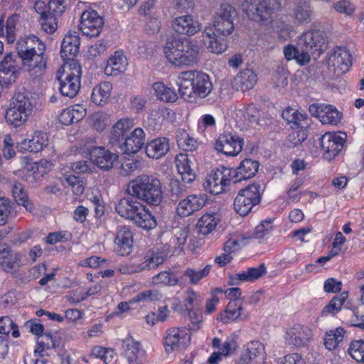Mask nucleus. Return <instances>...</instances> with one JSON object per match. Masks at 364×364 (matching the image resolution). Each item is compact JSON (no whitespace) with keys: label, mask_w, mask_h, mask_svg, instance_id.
Masks as SVG:
<instances>
[{"label":"nucleus","mask_w":364,"mask_h":364,"mask_svg":"<svg viewBox=\"0 0 364 364\" xmlns=\"http://www.w3.org/2000/svg\"><path fill=\"white\" fill-rule=\"evenodd\" d=\"M164 257L159 253L152 251L148 252L144 257V261L136 266L129 267L127 272L133 274L144 270L155 269L164 262Z\"/></svg>","instance_id":"nucleus-29"},{"label":"nucleus","mask_w":364,"mask_h":364,"mask_svg":"<svg viewBox=\"0 0 364 364\" xmlns=\"http://www.w3.org/2000/svg\"><path fill=\"white\" fill-rule=\"evenodd\" d=\"M112 90V85L109 82H102L96 85L91 96L92 102L100 106H103L108 102Z\"/></svg>","instance_id":"nucleus-39"},{"label":"nucleus","mask_w":364,"mask_h":364,"mask_svg":"<svg viewBox=\"0 0 364 364\" xmlns=\"http://www.w3.org/2000/svg\"><path fill=\"white\" fill-rule=\"evenodd\" d=\"M21 254L14 252L4 243H0V267L6 272H16L21 266Z\"/></svg>","instance_id":"nucleus-20"},{"label":"nucleus","mask_w":364,"mask_h":364,"mask_svg":"<svg viewBox=\"0 0 364 364\" xmlns=\"http://www.w3.org/2000/svg\"><path fill=\"white\" fill-rule=\"evenodd\" d=\"M176 140L178 146L186 151H193L198 146L197 140L191 136L189 134L183 129H179L177 132Z\"/></svg>","instance_id":"nucleus-45"},{"label":"nucleus","mask_w":364,"mask_h":364,"mask_svg":"<svg viewBox=\"0 0 364 364\" xmlns=\"http://www.w3.org/2000/svg\"><path fill=\"white\" fill-rule=\"evenodd\" d=\"M86 149L93 164L104 171L112 169L119 158L117 154L105 149L103 146L92 147L86 145Z\"/></svg>","instance_id":"nucleus-10"},{"label":"nucleus","mask_w":364,"mask_h":364,"mask_svg":"<svg viewBox=\"0 0 364 364\" xmlns=\"http://www.w3.org/2000/svg\"><path fill=\"white\" fill-rule=\"evenodd\" d=\"M341 113L332 105H327L324 107L319 120L323 124L336 125L341 122Z\"/></svg>","instance_id":"nucleus-47"},{"label":"nucleus","mask_w":364,"mask_h":364,"mask_svg":"<svg viewBox=\"0 0 364 364\" xmlns=\"http://www.w3.org/2000/svg\"><path fill=\"white\" fill-rule=\"evenodd\" d=\"M242 304H239L236 300L230 301L223 312L220 314L218 319L225 323H231L237 319H246L247 316L242 317Z\"/></svg>","instance_id":"nucleus-36"},{"label":"nucleus","mask_w":364,"mask_h":364,"mask_svg":"<svg viewBox=\"0 0 364 364\" xmlns=\"http://www.w3.org/2000/svg\"><path fill=\"white\" fill-rule=\"evenodd\" d=\"M134 126L132 119H121L112 128L109 136V142L112 145L120 144L121 140L124 138L125 134Z\"/></svg>","instance_id":"nucleus-37"},{"label":"nucleus","mask_w":364,"mask_h":364,"mask_svg":"<svg viewBox=\"0 0 364 364\" xmlns=\"http://www.w3.org/2000/svg\"><path fill=\"white\" fill-rule=\"evenodd\" d=\"M306 138V134L303 130L293 131L287 137V143L296 146L301 144Z\"/></svg>","instance_id":"nucleus-64"},{"label":"nucleus","mask_w":364,"mask_h":364,"mask_svg":"<svg viewBox=\"0 0 364 364\" xmlns=\"http://www.w3.org/2000/svg\"><path fill=\"white\" fill-rule=\"evenodd\" d=\"M272 220H265L261 222L255 230V237L258 239H263L269 233V231L272 229L271 225Z\"/></svg>","instance_id":"nucleus-61"},{"label":"nucleus","mask_w":364,"mask_h":364,"mask_svg":"<svg viewBox=\"0 0 364 364\" xmlns=\"http://www.w3.org/2000/svg\"><path fill=\"white\" fill-rule=\"evenodd\" d=\"M244 140L242 138L234 135L230 132L220 134L217 139L215 149L227 156H237L242 149Z\"/></svg>","instance_id":"nucleus-13"},{"label":"nucleus","mask_w":364,"mask_h":364,"mask_svg":"<svg viewBox=\"0 0 364 364\" xmlns=\"http://www.w3.org/2000/svg\"><path fill=\"white\" fill-rule=\"evenodd\" d=\"M127 191L129 195L151 205H159L164 199L161 183L152 176H137L129 183Z\"/></svg>","instance_id":"nucleus-3"},{"label":"nucleus","mask_w":364,"mask_h":364,"mask_svg":"<svg viewBox=\"0 0 364 364\" xmlns=\"http://www.w3.org/2000/svg\"><path fill=\"white\" fill-rule=\"evenodd\" d=\"M352 55L345 48L338 47L333 50L328 59V65L334 68L337 75L347 73L352 64Z\"/></svg>","instance_id":"nucleus-17"},{"label":"nucleus","mask_w":364,"mask_h":364,"mask_svg":"<svg viewBox=\"0 0 364 364\" xmlns=\"http://www.w3.org/2000/svg\"><path fill=\"white\" fill-rule=\"evenodd\" d=\"M29 116L12 106L6 110L5 119L9 124L19 127L27 121Z\"/></svg>","instance_id":"nucleus-46"},{"label":"nucleus","mask_w":364,"mask_h":364,"mask_svg":"<svg viewBox=\"0 0 364 364\" xmlns=\"http://www.w3.org/2000/svg\"><path fill=\"white\" fill-rule=\"evenodd\" d=\"M241 6L248 19L260 24L270 21L274 9L271 0H245Z\"/></svg>","instance_id":"nucleus-7"},{"label":"nucleus","mask_w":364,"mask_h":364,"mask_svg":"<svg viewBox=\"0 0 364 364\" xmlns=\"http://www.w3.org/2000/svg\"><path fill=\"white\" fill-rule=\"evenodd\" d=\"M12 106L23 113L31 115L33 104L30 93L26 91L16 92L12 98Z\"/></svg>","instance_id":"nucleus-40"},{"label":"nucleus","mask_w":364,"mask_h":364,"mask_svg":"<svg viewBox=\"0 0 364 364\" xmlns=\"http://www.w3.org/2000/svg\"><path fill=\"white\" fill-rule=\"evenodd\" d=\"M166 334L164 347L167 353L186 346L191 339L186 328H171L166 331Z\"/></svg>","instance_id":"nucleus-18"},{"label":"nucleus","mask_w":364,"mask_h":364,"mask_svg":"<svg viewBox=\"0 0 364 364\" xmlns=\"http://www.w3.org/2000/svg\"><path fill=\"white\" fill-rule=\"evenodd\" d=\"M133 248V234L129 228L119 226L116 232L114 250L118 255L127 256Z\"/></svg>","instance_id":"nucleus-19"},{"label":"nucleus","mask_w":364,"mask_h":364,"mask_svg":"<svg viewBox=\"0 0 364 364\" xmlns=\"http://www.w3.org/2000/svg\"><path fill=\"white\" fill-rule=\"evenodd\" d=\"M192 160L186 154H180L176 156V166L183 183H189L196 178V173L192 168Z\"/></svg>","instance_id":"nucleus-27"},{"label":"nucleus","mask_w":364,"mask_h":364,"mask_svg":"<svg viewBox=\"0 0 364 364\" xmlns=\"http://www.w3.org/2000/svg\"><path fill=\"white\" fill-rule=\"evenodd\" d=\"M12 194L18 205L24 206L29 212H32L34 210L33 204L28 200V196L21 183L18 182L14 183Z\"/></svg>","instance_id":"nucleus-44"},{"label":"nucleus","mask_w":364,"mask_h":364,"mask_svg":"<svg viewBox=\"0 0 364 364\" xmlns=\"http://www.w3.org/2000/svg\"><path fill=\"white\" fill-rule=\"evenodd\" d=\"M152 87L156 97L161 101L174 102L178 99L176 92L173 89L166 87L163 82H155Z\"/></svg>","instance_id":"nucleus-42"},{"label":"nucleus","mask_w":364,"mask_h":364,"mask_svg":"<svg viewBox=\"0 0 364 364\" xmlns=\"http://www.w3.org/2000/svg\"><path fill=\"white\" fill-rule=\"evenodd\" d=\"M140 166V162L137 160H128L123 163L121 166V175L124 176H129L131 173L137 170Z\"/></svg>","instance_id":"nucleus-63"},{"label":"nucleus","mask_w":364,"mask_h":364,"mask_svg":"<svg viewBox=\"0 0 364 364\" xmlns=\"http://www.w3.org/2000/svg\"><path fill=\"white\" fill-rule=\"evenodd\" d=\"M104 20L97 12L87 9L81 14L80 29L83 35L90 37L97 36L103 27Z\"/></svg>","instance_id":"nucleus-12"},{"label":"nucleus","mask_w":364,"mask_h":364,"mask_svg":"<svg viewBox=\"0 0 364 364\" xmlns=\"http://www.w3.org/2000/svg\"><path fill=\"white\" fill-rule=\"evenodd\" d=\"M134 196H129L121 198L115 206L117 213L122 218L132 220L136 213L138 211L141 203L134 200Z\"/></svg>","instance_id":"nucleus-28"},{"label":"nucleus","mask_w":364,"mask_h":364,"mask_svg":"<svg viewBox=\"0 0 364 364\" xmlns=\"http://www.w3.org/2000/svg\"><path fill=\"white\" fill-rule=\"evenodd\" d=\"M45 50L46 46H41L31 56H28L27 60H22L23 67L34 79L41 77L45 74L47 68Z\"/></svg>","instance_id":"nucleus-11"},{"label":"nucleus","mask_w":364,"mask_h":364,"mask_svg":"<svg viewBox=\"0 0 364 364\" xmlns=\"http://www.w3.org/2000/svg\"><path fill=\"white\" fill-rule=\"evenodd\" d=\"M132 221L144 230L153 229L157 225L155 217L142 204L139 206Z\"/></svg>","instance_id":"nucleus-38"},{"label":"nucleus","mask_w":364,"mask_h":364,"mask_svg":"<svg viewBox=\"0 0 364 364\" xmlns=\"http://www.w3.org/2000/svg\"><path fill=\"white\" fill-rule=\"evenodd\" d=\"M262 190L259 184L253 183L241 189L234 200L235 212L241 216L247 215L254 206L259 204Z\"/></svg>","instance_id":"nucleus-6"},{"label":"nucleus","mask_w":364,"mask_h":364,"mask_svg":"<svg viewBox=\"0 0 364 364\" xmlns=\"http://www.w3.org/2000/svg\"><path fill=\"white\" fill-rule=\"evenodd\" d=\"M218 221L213 215L205 214L197 223V228L200 234L206 235L210 233L216 227Z\"/></svg>","instance_id":"nucleus-48"},{"label":"nucleus","mask_w":364,"mask_h":364,"mask_svg":"<svg viewBox=\"0 0 364 364\" xmlns=\"http://www.w3.org/2000/svg\"><path fill=\"white\" fill-rule=\"evenodd\" d=\"M43 45H45L43 42L36 36L21 38L16 43L18 55L22 60H27L28 56H31L38 49V47Z\"/></svg>","instance_id":"nucleus-26"},{"label":"nucleus","mask_w":364,"mask_h":364,"mask_svg":"<svg viewBox=\"0 0 364 364\" xmlns=\"http://www.w3.org/2000/svg\"><path fill=\"white\" fill-rule=\"evenodd\" d=\"M299 46L297 45V47H294L291 45H288L284 48V55L285 58L287 60H291L295 59L296 62L301 65H304L307 63H302L300 62V55H301V52L299 50Z\"/></svg>","instance_id":"nucleus-60"},{"label":"nucleus","mask_w":364,"mask_h":364,"mask_svg":"<svg viewBox=\"0 0 364 364\" xmlns=\"http://www.w3.org/2000/svg\"><path fill=\"white\" fill-rule=\"evenodd\" d=\"M266 273V267L264 264H261L257 267L247 269L241 273L235 274L230 277V284H238V281L252 282L260 278Z\"/></svg>","instance_id":"nucleus-34"},{"label":"nucleus","mask_w":364,"mask_h":364,"mask_svg":"<svg viewBox=\"0 0 364 364\" xmlns=\"http://www.w3.org/2000/svg\"><path fill=\"white\" fill-rule=\"evenodd\" d=\"M124 355L129 364H142L145 352L140 344L133 339H127L124 342Z\"/></svg>","instance_id":"nucleus-32"},{"label":"nucleus","mask_w":364,"mask_h":364,"mask_svg":"<svg viewBox=\"0 0 364 364\" xmlns=\"http://www.w3.org/2000/svg\"><path fill=\"white\" fill-rule=\"evenodd\" d=\"M311 336V331L309 328L296 324L287 331L286 339L291 345L303 346L309 342Z\"/></svg>","instance_id":"nucleus-25"},{"label":"nucleus","mask_w":364,"mask_h":364,"mask_svg":"<svg viewBox=\"0 0 364 364\" xmlns=\"http://www.w3.org/2000/svg\"><path fill=\"white\" fill-rule=\"evenodd\" d=\"M152 283L173 287L179 284V280L173 273L162 271L152 277Z\"/></svg>","instance_id":"nucleus-51"},{"label":"nucleus","mask_w":364,"mask_h":364,"mask_svg":"<svg viewBox=\"0 0 364 364\" xmlns=\"http://www.w3.org/2000/svg\"><path fill=\"white\" fill-rule=\"evenodd\" d=\"M163 50L167 60L177 67L193 65L199 59V46L187 38L171 36Z\"/></svg>","instance_id":"nucleus-1"},{"label":"nucleus","mask_w":364,"mask_h":364,"mask_svg":"<svg viewBox=\"0 0 364 364\" xmlns=\"http://www.w3.org/2000/svg\"><path fill=\"white\" fill-rule=\"evenodd\" d=\"M85 110L77 106L63 110L59 116L60 122L65 125H70L81 120L85 116Z\"/></svg>","instance_id":"nucleus-41"},{"label":"nucleus","mask_w":364,"mask_h":364,"mask_svg":"<svg viewBox=\"0 0 364 364\" xmlns=\"http://www.w3.org/2000/svg\"><path fill=\"white\" fill-rule=\"evenodd\" d=\"M109 122L108 117L102 112H97L92 117V126L98 132L103 131Z\"/></svg>","instance_id":"nucleus-59"},{"label":"nucleus","mask_w":364,"mask_h":364,"mask_svg":"<svg viewBox=\"0 0 364 364\" xmlns=\"http://www.w3.org/2000/svg\"><path fill=\"white\" fill-rule=\"evenodd\" d=\"M234 169L220 166L212 171L205 178L204 189L212 194H220L225 191V187L233 180Z\"/></svg>","instance_id":"nucleus-8"},{"label":"nucleus","mask_w":364,"mask_h":364,"mask_svg":"<svg viewBox=\"0 0 364 364\" xmlns=\"http://www.w3.org/2000/svg\"><path fill=\"white\" fill-rule=\"evenodd\" d=\"M184 305L186 310L193 309L201 303V296L196 292L193 289L189 288L186 291V297L184 299Z\"/></svg>","instance_id":"nucleus-57"},{"label":"nucleus","mask_w":364,"mask_h":364,"mask_svg":"<svg viewBox=\"0 0 364 364\" xmlns=\"http://www.w3.org/2000/svg\"><path fill=\"white\" fill-rule=\"evenodd\" d=\"M145 150L149 158L159 159L168 151L169 141L166 137L154 139L146 144Z\"/></svg>","instance_id":"nucleus-33"},{"label":"nucleus","mask_w":364,"mask_h":364,"mask_svg":"<svg viewBox=\"0 0 364 364\" xmlns=\"http://www.w3.org/2000/svg\"><path fill=\"white\" fill-rule=\"evenodd\" d=\"M159 292L156 290H145L139 293L132 301L134 302H149L157 301L160 299Z\"/></svg>","instance_id":"nucleus-58"},{"label":"nucleus","mask_w":364,"mask_h":364,"mask_svg":"<svg viewBox=\"0 0 364 364\" xmlns=\"http://www.w3.org/2000/svg\"><path fill=\"white\" fill-rule=\"evenodd\" d=\"M207 201V196L203 193L192 194L181 200L176 207V212L181 217H188L200 210Z\"/></svg>","instance_id":"nucleus-15"},{"label":"nucleus","mask_w":364,"mask_h":364,"mask_svg":"<svg viewBox=\"0 0 364 364\" xmlns=\"http://www.w3.org/2000/svg\"><path fill=\"white\" fill-rule=\"evenodd\" d=\"M227 36H217L211 26H206L202 34V41L212 53L221 54L228 48Z\"/></svg>","instance_id":"nucleus-16"},{"label":"nucleus","mask_w":364,"mask_h":364,"mask_svg":"<svg viewBox=\"0 0 364 364\" xmlns=\"http://www.w3.org/2000/svg\"><path fill=\"white\" fill-rule=\"evenodd\" d=\"M237 115L242 118L244 124H257L260 114L256 107L250 105L238 111Z\"/></svg>","instance_id":"nucleus-50"},{"label":"nucleus","mask_w":364,"mask_h":364,"mask_svg":"<svg viewBox=\"0 0 364 364\" xmlns=\"http://www.w3.org/2000/svg\"><path fill=\"white\" fill-rule=\"evenodd\" d=\"M257 81V75L252 70L245 69L235 77L233 87L237 90H248L255 85Z\"/></svg>","instance_id":"nucleus-35"},{"label":"nucleus","mask_w":364,"mask_h":364,"mask_svg":"<svg viewBox=\"0 0 364 364\" xmlns=\"http://www.w3.org/2000/svg\"><path fill=\"white\" fill-rule=\"evenodd\" d=\"M298 46L301 52L300 62L309 63L311 56L317 58L326 50V36L323 32L318 30L307 31L299 36Z\"/></svg>","instance_id":"nucleus-4"},{"label":"nucleus","mask_w":364,"mask_h":364,"mask_svg":"<svg viewBox=\"0 0 364 364\" xmlns=\"http://www.w3.org/2000/svg\"><path fill=\"white\" fill-rule=\"evenodd\" d=\"M170 198L176 202L183 197L187 192V186L178 180H171L169 183Z\"/></svg>","instance_id":"nucleus-53"},{"label":"nucleus","mask_w":364,"mask_h":364,"mask_svg":"<svg viewBox=\"0 0 364 364\" xmlns=\"http://www.w3.org/2000/svg\"><path fill=\"white\" fill-rule=\"evenodd\" d=\"M173 243L175 245L181 247L184 245L188 235V230L186 228H176L173 230Z\"/></svg>","instance_id":"nucleus-62"},{"label":"nucleus","mask_w":364,"mask_h":364,"mask_svg":"<svg viewBox=\"0 0 364 364\" xmlns=\"http://www.w3.org/2000/svg\"><path fill=\"white\" fill-rule=\"evenodd\" d=\"M80 40L76 32L68 33L63 38L60 55L63 60L75 62L74 58L79 53Z\"/></svg>","instance_id":"nucleus-24"},{"label":"nucleus","mask_w":364,"mask_h":364,"mask_svg":"<svg viewBox=\"0 0 364 364\" xmlns=\"http://www.w3.org/2000/svg\"><path fill=\"white\" fill-rule=\"evenodd\" d=\"M348 298V293L343 292L340 295L335 296L329 302V304L325 306L323 314L329 313L334 314L341 310L342 306Z\"/></svg>","instance_id":"nucleus-54"},{"label":"nucleus","mask_w":364,"mask_h":364,"mask_svg":"<svg viewBox=\"0 0 364 364\" xmlns=\"http://www.w3.org/2000/svg\"><path fill=\"white\" fill-rule=\"evenodd\" d=\"M236 16L237 11L234 6L228 3L222 4L214 16V31L222 36L230 35L235 29L233 21Z\"/></svg>","instance_id":"nucleus-9"},{"label":"nucleus","mask_w":364,"mask_h":364,"mask_svg":"<svg viewBox=\"0 0 364 364\" xmlns=\"http://www.w3.org/2000/svg\"><path fill=\"white\" fill-rule=\"evenodd\" d=\"M344 133H326L321 139V148L325 152L326 158L331 159L343 149L345 143Z\"/></svg>","instance_id":"nucleus-14"},{"label":"nucleus","mask_w":364,"mask_h":364,"mask_svg":"<svg viewBox=\"0 0 364 364\" xmlns=\"http://www.w3.org/2000/svg\"><path fill=\"white\" fill-rule=\"evenodd\" d=\"M48 143L46 133L41 131L35 132L31 138L24 139L18 143V147L21 151L38 152Z\"/></svg>","instance_id":"nucleus-23"},{"label":"nucleus","mask_w":364,"mask_h":364,"mask_svg":"<svg viewBox=\"0 0 364 364\" xmlns=\"http://www.w3.org/2000/svg\"><path fill=\"white\" fill-rule=\"evenodd\" d=\"M19 16L14 14L9 16L6 23V38L9 43H12L16 40V26Z\"/></svg>","instance_id":"nucleus-55"},{"label":"nucleus","mask_w":364,"mask_h":364,"mask_svg":"<svg viewBox=\"0 0 364 364\" xmlns=\"http://www.w3.org/2000/svg\"><path fill=\"white\" fill-rule=\"evenodd\" d=\"M259 163L250 159L243 160L233 172L234 183L253 177L258 171Z\"/></svg>","instance_id":"nucleus-31"},{"label":"nucleus","mask_w":364,"mask_h":364,"mask_svg":"<svg viewBox=\"0 0 364 364\" xmlns=\"http://www.w3.org/2000/svg\"><path fill=\"white\" fill-rule=\"evenodd\" d=\"M81 66L77 62L66 63L57 73L60 93L68 97H74L80 88Z\"/></svg>","instance_id":"nucleus-5"},{"label":"nucleus","mask_w":364,"mask_h":364,"mask_svg":"<svg viewBox=\"0 0 364 364\" xmlns=\"http://www.w3.org/2000/svg\"><path fill=\"white\" fill-rule=\"evenodd\" d=\"M173 30L179 33L193 36L200 30V26L191 15H184L176 18L172 23Z\"/></svg>","instance_id":"nucleus-22"},{"label":"nucleus","mask_w":364,"mask_h":364,"mask_svg":"<svg viewBox=\"0 0 364 364\" xmlns=\"http://www.w3.org/2000/svg\"><path fill=\"white\" fill-rule=\"evenodd\" d=\"M145 144V134L141 128L134 129L124 141L119 144V149L124 154H132L137 153Z\"/></svg>","instance_id":"nucleus-21"},{"label":"nucleus","mask_w":364,"mask_h":364,"mask_svg":"<svg viewBox=\"0 0 364 364\" xmlns=\"http://www.w3.org/2000/svg\"><path fill=\"white\" fill-rule=\"evenodd\" d=\"M211 265H206L203 269L196 270L193 268L186 269L183 277L189 278V282L191 284H197L200 280L207 277L210 271Z\"/></svg>","instance_id":"nucleus-49"},{"label":"nucleus","mask_w":364,"mask_h":364,"mask_svg":"<svg viewBox=\"0 0 364 364\" xmlns=\"http://www.w3.org/2000/svg\"><path fill=\"white\" fill-rule=\"evenodd\" d=\"M128 65L127 59L120 51H116L111 56L105 68V73L107 75L116 76L126 70Z\"/></svg>","instance_id":"nucleus-30"},{"label":"nucleus","mask_w":364,"mask_h":364,"mask_svg":"<svg viewBox=\"0 0 364 364\" xmlns=\"http://www.w3.org/2000/svg\"><path fill=\"white\" fill-rule=\"evenodd\" d=\"M350 356L358 362H364V341H354L351 343L349 349Z\"/></svg>","instance_id":"nucleus-56"},{"label":"nucleus","mask_w":364,"mask_h":364,"mask_svg":"<svg viewBox=\"0 0 364 364\" xmlns=\"http://www.w3.org/2000/svg\"><path fill=\"white\" fill-rule=\"evenodd\" d=\"M178 92L186 101L192 102L196 97L205 98L213 90L209 76L197 70L182 72L178 76Z\"/></svg>","instance_id":"nucleus-2"},{"label":"nucleus","mask_w":364,"mask_h":364,"mask_svg":"<svg viewBox=\"0 0 364 364\" xmlns=\"http://www.w3.org/2000/svg\"><path fill=\"white\" fill-rule=\"evenodd\" d=\"M311 11L309 3L299 0L293 10V17L298 23H308L311 20Z\"/></svg>","instance_id":"nucleus-43"},{"label":"nucleus","mask_w":364,"mask_h":364,"mask_svg":"<svg viewBox=\"0 0 364 364\" xmlns=\"http://www.w3.org/2000/svg\"><path fill=\"white\" fill-rule=\"evenodd\" d=\"M48 14L41 16L39 21L42 29L45 32L47 33H53L58 28L57 17L59 15L50 13L48 11Z\"/></svg>","instance_id":"nucleus-52"}]
</instances>
